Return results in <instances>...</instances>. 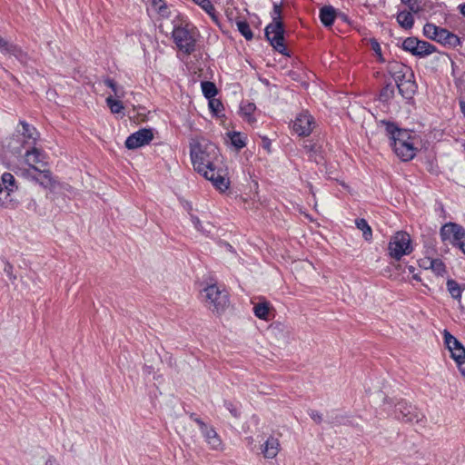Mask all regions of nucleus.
Returning <instances> with one entry per match:
<instances>
[{
    "instance_id": "f257e3e1",
    "label": "nucleus",
    "mask_w": 465,
    "mask_h": 465,
    "mask_svg": "<svg viewBox=\"0 0 465 465\" xmlns=\"http://www.w3.org/2000/svg\"><path fill=\"white\" fill-rule=\"evenodd\" d=\"M218 147L206 140H195L190 143V156L194 170L221 193L226 192L231 184L227 172L217 168L215 163L219 158Z\"/></svg>"
},
{
    "instance_id": "f03ea898",
    "label": "nucleus",
    "mask_w": 465,
    "mask_h": 465,
    "mask_svg": "<svg viewBox=\"0 0 465 465\" xmlns=\"http://www.w3.org/2000/svg\"><path fill=\"white\" fill-rule=\"evenodd\" d=\"M173 39L180 51L191 54L195 51L197 28L183 15L177 14L172 21Z\"/></svg>"
},
{
    "instance_id": "7ed1b4c3",
    "label": "nucleus",
    "mask_w": 465,
    "mask_h": 465,
    "mask_svg": "<svg viewBox=\"0 0 465 465\" xmlns=\"http://www.w3.org/2000/svg\"><path fill=\"white\" fill-rule=\"evenodd\" d=\"M272 23L264 29V35L272 46L280 54H288L284 45V27L282 21V3H274L271 13Z\"/></svg>"
},
{
    "instance_id": "20e7f679",
    "label": "nucleus",
    "mask_w": 465,
    "mask_h": 465,
    "mask_svg": "<svg viewBox=\"0 0 465 465\" xmlns=\"http://www.w3.org/2000/svg\"><path fill=\"white\" fill-rule=\"evenodd\" d=\"M386 402L394 405V418L403 423L420 424L425 423V414L415 405L404 399L398 400L394 402L392 400H386Z\"/></svg>"
},
{
    "instance_id": "39448f33",
    "label": "nucleus",
    "mask_w": 465,
    "mask_h": 465,
    "mask_svg": "<svg viewBox=\"0 0 465 465\" xmlns=\"http://www.w3.org/2000/svg\"><path fill=\"white\" fill-rule=\"evenodd\" d=\"M418 137L411 131L401 132L397 134V138L391 142L392 149L395 154L403 162L412 160L417 152L416 143Z\"/></svg>"
},
{
    "instance_id": "423d86ee",
    "label": "nucleus",
    "mask_w": 465,
    "mask_h": 465,
    "mask_svg": "<svg viewBox=\"0 0 465 465\" xmlns=\"http://www.w3.org/2000/svg\"><path fill=\"white\" fill-rule=\"evenodd\" d=\"M205 306L214 313L221 314L229 306V293L224 288L210 284L203 289Z\"/></svg>"
},
{
    "instance_id": "0eeeda50",
    "label": "nucleus",
    "mask_w": 465,
    "mask_h": 465,
    "mask_svg": "<svg viewBox=\"0 0 465 465\" xmlns=\"http://www.w3.org/2000/svg\"><path fill=\"white\" fill-rule=\"evenodd\" d=\"M411 235L403 231L395 232L388 244V254L391 259L400 261L403 256L412 252Z\"/></svg>"
},
{
    "instance_id": "6e6552de",
    "label": "nucleus",
    "mask_w": 465,
    "mask_h": 465,
    "mask_svg": "<svg viewBox=\"0 0 465 465\" xmlns=\"http://www.w3.org/2000/svg\"><path fill=\"white\" fill-rule=\"evenodd\" d=\"M190 418L198 425L199 430L210 449L213 450H220L223 449V441L213 426L206 424L195 414H191Z\"/></svg>"
},
{
    "instance_id": "1a4fd4ad",
    "label": "nucleus",
    "mask_w": 465,
    "mask_h": 465,
    "mask_svg": "<svg viewBox=\"0 0 465 465\" xmlns=\"http://www.w3.org/2000/svg\"><path fill=\"white\" fill-rule=\"evenodd\" d=\"M402 49L419 57H425L436 51V47L416 37H407L402 43Z\"/></svg>"
},
{
    "instance_id": "9d476101",
    "label": "nucleus",
    "mask_w": 465,
    "mask_h": 465,
    "mask_svg": "<svg viewBox=\"0 0 465 465\" xmlns=\"http://www.w3.org/2000/svg\"><path fill=\"white\" fill-rule=\"evenodd\" d=\"M440 236L443 242L457 246L465 237L462 226L455 223H448L441 226Z\"/></svg>"
},
{
    "instance_id": "9b49d317",
    "label": "nucleus",
    "mask_w": 465,
    "mask_h": 465,
    "mask_svg": "<svg viewBox=\"0 0 465 465\" xmlns=\"http://www.w3.org/2000/svg\"><path fill=\"white\" fill-rule=\"evenodd\" d=\"M314 126V118L308 111L298 114L292 124L293 132L299 136H309Z\"/></svg>"
},
{
    "instance_id": "f8f14e48",
    "label": "nucleus",
    "mask_w": 465,
    "mask_h": 465,
    "mask_svg": "<svg viewBox=\"0 0 465 465\" xmlns=\"http://www.w3.org/2000/svg\"><path fill=\"white\" fill-rule=\"evenodd\" d=\"M153 139V132L150 129L143 128L127 137L125 146L128 149H136L148 144Z\"/></svg>"
},
{
    "instance_id": "ddd939ff",
    "label": "nucleus",
    "mask_w": 465,
    "mask_h": 465,
    "mask_svg": "<svg viewBox=\"0 0 465 465\" xmlns=\"http://www.w3.org/2000/svg\"><path fill=\"white\" fill-rule=\"evenodd\" d=\"M444 343L450 351L451 358L456 363L465 360V348L463 345L448 331H444L443 333Z\"/></svg>"
},
{
    "instance_id": "4468645a",
    "label": "nucleus",
    "mask_w": 465,
    "mask_h": 465,
    "mask_svg": "<svg viewBox=\"0 0 465 465\" xmlns=\"http://www.w3.org/2000/svg\"><path fill=\"white\" fill-rule=\"evenodd\" d=\"M19 124L22 126V130H18V133H21L22 136L24 137L22 146L25 147V145H35L38 139V132L36 129L24 120H20Z\"/></svg>"
},
{
    "instance_id": "2eb2a0df",
    "label": "nucleus",
    "mask_w": 465,
    "mask_h": 465,
    "mask_svg": "<svg viewBox=\"0 0 465 465\" xmlns=\"http://www.w3.org/2000/svg\"><path fill=\"white\" fill-rule=\"evenodd\" d=\"M280 450V440L273 436H270L261 446V452L265 459L275 458L278 455Z\"/></svg>"
},
{
    "instance_id": "dca6fc26",
    "label": "nucleus",
    "mask_w": 465,
    "mask_h": 465,
    "mask_svg": "<svg viewBox=\"0 0 465 465\" xmlns=\"http://www.w3.org/2000/svg\"><path fill=\"white\" fill-rule=\"evenodd\" d=\"M30 149H27L25 153V163L35 171H40L37 164L43 163V153L37 149L35 145H31Z\"/></svg>"
},
{
    "instance_id": "f3484780",
    "label": "nucleus",
    "mask_w": 465,
    "mask_h": 465,
    "mask_svg": "<svg viewBox=\"0 0 465 465\" xmlns=\"http://www.w3.org/2000/svg\"><path fill=\"white\" fill-rule=\"evenodd\" d=\"M396 85L399 94L406 100H411L418 88L414 78L397 83Z\"/></svg>"
},
{
    "instance_id": "a211bd4d",
    "label": "nucleus",
    "mask_w": 465,
    "mask_h": 465,
    "mask_svg": "<svg viewBox=\"0 0 465 465\" xmlns=\"http://www.w3.org/2000/svg\"><path fill=\"white\" fill-rule=\"evenodd\" d=\"M437 42L442 44L443 45L455 48L460 45L461 42L458 35L450 32L445 28H440V34L438 35Z\"/></svg>"
},
{
    "instance_id": "6ab92c4d",
    "label": "nucleus",
    "mask_w": 465,
    "mask_h": 465,
    "mask_svg": "<svg viewBox=\"0 0 465 465\" xmlns=\"http://www.w3.org/2000/svg\"><path fill=\"white\" fill-rule=\"evenodd\" d=\"M336 15V9L331 5H324L320 9V20L326 27H330L333 25Z\"/></svg>"
},
{
    "instance_id": "aec40b11",
    "label": "nucleus",
    "mask_w": 465,
    "mask_h": 465,
    "mask_svg": "<svg viewBox=\"0 0 465 465\" xmlns=\"http://www.w3.org/2000/svg\"><path fill=\"white\" fill-rule=\"evenodd\" d=\"M304 150L308 153L310 160L320 163L323 160L322 147L316 143L307 141L303 146Z\"/></svg>"
},
{
    "instance_id": "412c9836",
    "label": "nucleus",
    "mask_w": 465,
    "mask_h": 465,
    "mask_svg": "<svg viewBox=\"0 0 465 465\" xmlns=\"http://www.w3.org/2000/svg\"><path fill=\"white\" fill-rule=\"evenodd\" d=\"M39 177H34V180L45 189L54 190L55 188L56 181L53 178L49 170H40Z\"/></svg>"
},
{
    "instance_id": "4be33fe9",
    "label": "nucleus",
    "mask_w": 465,
    "mask_h": 465,
    "mask_svg": "<svg viewBox=\"0 0 465 465\" xmlns=\"http://www.w3.org/2000/svg\"><path fill=\"white\" fill-rule=\"evenodd\" d=\"M256 110V105L253 103L248 101H242L240 105V114L241 116L247 121L249 124H253L256 122L253 114Z\"/></svg>"
},
{
    "instance_id": "5701e85b",
    "label": "nucleus",
    "mask_w": 465,
    "mask_h": 465,
    "mask_svg": "<svg viewBox=\"0 0 465 465\" xmlns=\"http://www.w3.org/2000/svg\"><path fill=\"white\" fill-rule=\"evenodd\" d=\"M396 19L400 26L403 29L409 30L413 27L414 17L412 15V12H411L410 10L400 11L397 14Z\"/></svg>"
},
{
    "instance_id": "b1692460",
    "label": "nucleus",
    "mask_w": 465,
    "mask_h": 465,
    "mask_svg": "<svg viewBox=\"0 0 465 465\" xmlns=\"http://www.w3.org/2000/svg\"><path fill=\"white\" fill-rule=\"evenodd\" d=\"M1 180L4 185L2 191H5V193H8V197H11V194L17 190L14 175L10 173H4Z\"/></svg>"
},
{
    "instance_id": "393cba45",
    "label": "nucleus",
    "mask_w": 465,
    "mask_h": 465,
    "mask_svg": "<svg viewBox=\"0 0 465 465\" xmlns=\"http://www.w3.org/2000/svg\"><path fill=\"white\" fill-rule=\"evenodd\" d=\"M447 291L450 295L455 300H460L465 287H462L457 281L448 279L446 282Z\"/></svg>"
},
{
    "instance_id": "a878e982",
    "label": "nucleus",
    "mask_w": 465,
    "mask_h": 465,
    "mask_svg": "<svg viewBox=\"0 0 465 465\" xmlns=\"http://www.w3.org/2000/svg\"><path fill=\"white\" fill-rule=\"evenodd\" d=\"M152 7L163 18H169L171 16L170 6L164 0H153Z\"/></svg>"
},
{
    "instance_id": "bb28decb",
    "label": "nucleus",
    "mask_w": 465,
    "mask_h": 465,
    "mask_svg": "<svg viewBox=\"0 0 465 465\" xmlns=\"http://www.w3.org/2000/svg\"><path fill=\"white\" fill-rule=\"evenodd\" d=\"M380 124L384 126L386 134L390 137L391 142L394 141V138H397V134L401 132H404V129H400L394 123L382 120L380 122Z\"/></svg>"
},
{
    "instance_id": "cd10ccee",
    "label": "nucleus",
    "mask_w": 465,
    "mask_h": 465,
    "mask_svg": "<svg viewBox=\"0 0 465 465\" xmlns=\"http://www.w3.org/2000/svg\"><path fill=\"white\" fill-rule=\"evenodd\" d=\"M356 227L362 232V236L365 241L370 242L372 239V230L369 225L368 222L363 219H356L355 220Z\"/></svg>"
},
{
    "instance_id": "c85d7f7f",
    "label": "nucleus",
    "mask_w": 465,
    "mask_h": 465,
    "mask_svg": "<svg viewBox=\"0 0 465 465\" xmlns=\"http://www.w3.org/2000/svg\"><path fill=\"white\" fill-rule=\"evenodd\" d=\"M196 5L201 6L214 21H218V15L215 7L210 0H193Z\"/></svg>"
},
{
    "instance_id": "c756f323",
    "label": "nucleus",
    "mask_w": 465,
    "mask_h": 465,
    "mask_svg": "<svg viewBox=\"0 0 465 465\" xmlns=\"http://www.w3.org/2000/svg\"><path fill=\"white\" fill-rule=\"evenodd\" d=\"M235 24L238 31L247 41H251L253 38L252 31L247 21L239 19L235 21Z\"/></svg>"
},
{
    "instance_id": "7c9ffc66",
    "label": "nucleus",
    "mask_w": 465,
    "mask_h": 465,
    "mask_svg": "<svg viewBox=\"0 0 465 465\" xmlns=\"http://www.w3.org/2000/svg\"><path fill=\"white\" fill-rule=\"evenodd\" d=\"M107 106L114 114H124V104L120 100L114 99L113 95H110L105 100Z\"/></svg>"
},
{
    "instance_id": "2f4dec72",
    "label": "nucleus",
    "mask_w": 465,
    "mask_h": 465,
    "mask_svg": "<svg viewBox=\"0 0 465 465\" xmlns=\"http://www.w3.org/2000/svg\"><path fill=\"white\" fill-rule=\"evenodd\" d=\"M201 87L204 97L207 99L214 98L218 93L216 85L210 81L202 82Z\"/></svg>"
},
{
    "instance_id": "473e14b6",
    "label": "nucleus",
    "mask_w": 465,
    "mask_h": 465,
    "mask_svg": "<svg viewBox=\"0 0 465 465\" xmlns=\"http://www.w3.org/2000/svg\"><path fill=\"white\" fill-rule=\"evenodd\" d=\"M6 54L14 55L22 64H26L28 55L18 45L12 44Z\"/></svg>"
},
{
    "instance_id": "72a5a7b5",
    "label": "nucleus",
    "mask_w": 465,
    "mask_h": 465,
    "mask_svg": "<svg viewBox=\"0 0 465 465\" xmlns=\"http://www.w3.org/2000/svg\"><path fill=\"white\" fill-rule=\"evenodd\" d=\"M269 303L268 302H261L253 307L254 315L262 320H267L269 316Z\"/></svg>"
},
{
    "instance_id": "f704fd0d",
    "label": "nucleus",
    "mask_w": 465,
    "mask_h": 465,
    "mask_svg": "<svg viewBox=\"0 0 465 465\" xmlns=\"http://www.w3.org/2000/svg\"><path fill=\"white\" fill-rule=\"evenodd\" d=\"M440 28L441 27H439L433 24L428 23L423 27V34L426 37L437 41Z\"/></svg>"
},
{
    "instance_id": "c9c22d12",
    "label": "nucleus",
    "mask_w": 465,
    "mask_h": 465,
    "mask_svg": "<svg viewBox=\"0 0 465 465\" xmlns=\"http://www.w3.org/2000/svg\"><path fill=\"white\" fill-rule=\"evenodd\" d=\"M430 268L437 276H443L447 272L446 265L440 259L431 260Z\"/></svg>"
},
{
    "instance_id": "e433bc0d",
    "label": "nucleus",
    "mask_w": 465,
    "mask_h": 465,
    "mask_svg": "<svg viewBox=\"0 0 465 465\" xmlns=\"http://www.w3.org/2000/svg\"><path fill=\"white\" fill-rule=\"evenodd\" d=\"M394 96V87L391 84L385 85L380 93V101L389 103Z\"/></svg>"
},
{
    "instance_id": "4c0bfd02",
    "label": "nucleus",
    "mask_w": 465,
    "mask_h": 465,
    "mask_svg": "<svg viewBox=\"0 0 465 465\" xmlns=\"http://www.w3.org/2000/svg\"><path fill=\"white\" fill-rule=\"evenodd\" d=\"M401 2L406 5L413 14H418L422 10L423 0H401Z\"/></svg>"
},
{
    "instance_id": "58836bf2",
    "label": "nucleus",
    "mask_w": 465,
    "mask_h": 465,
    "mask_svg": "<svg viewBox=\"0 0 465 465\" xmlns=\"http://www.w3.org/2000/svg\"><path fill=\"white\" fill-rule=\"evenodd\" d=\"M104 84L111 88L113 93H114V95L117 98H122L124 96V89L121 87H118L116 83L114 82V80L111 79V78H106L104 79Z\"/></svg>"
},
{
    "instance_id": "ea45409f",
    "label": "nucleus",
    "mask_w": 465,
    "mask_h": 465,
    "mask_svg": "<svg viewBox=\"0 0 465 465\" xmlns=\"http://www.w3.org/2000/svg\"><path fill=\"white\" fill-rule=\"evenodd\" d=\"M230 140L232 144L238 150L243 148L246 145L245 137L240 133L233 132L231 134Z\"/></svg>"
},
{
    "instance_id": "a19ab883",
    "label": "nucleus",
    "mask_w": 465,
    "mask_h": 465,
    "mask_svg": "<svg viewBox=\"0 0 465 465\" xmlns=\"http://www.w3.org/2000/svg\"><path fill=\"white\" fill-rule=\"evenodd\" d=\"M411 78H414V73L408 65H405L401 73L393 77L396 84Z\"/></svg>"
},
{
    "instance_id": "79ce46f5",
    "label": "nucleus",
    "mask_w": 465,
    "mask_h": 465,
    "mask_svg": "<svg viewBox=\"0 0 465 465\" xmlns=\"http://www.w3.org/2000/svg\"><path fill=\"white\" fill-rule=\"evenodd\" d=\"M405 65L406 64L397 62V61L391 62V63H389V65H388V72L393 78L395 75L401 73V71Z\"/></svg>"
},
{
    "instance_id": "37998d69",
    "label": "nucleus",
    "mask_w": 465,
    "mask_h": 465,
    "mask_svg": "<svg viewBox=\"0 0 465 465\" xmlns=\"http://www.w3.org/2000/svg\"><path fill=\"white\" fill-rule=\"evenodd\" d=\"M208 100H209V107H210L211 111L215 115H218L223 107V104L218 99L211 98Z\"/></svg>"
},
{
    "instance_id": "c03bdc74",
    "label": "nucleus",
    "mask_w": 465,
    "mask_h": 465,
    "mask_svg": "<svg viewBox=\"0 0 465 465\" xmlns=\"http://www.w3.org/2000/svg\"><path fill=\"white\" fill-rule=\"evenodd\" d=\"M4 272L6 273L12 282L16 281V275L14 273V266L8 261H5V262Z\"/></svg>"
},
{
    "instance_id": "a18cd8bd",
    "label": "nucleus",
    "mask_w": 465,
    "mask_h": 465,
    "mask_svg": "<svg viewBox=\"0 0 465 465\" xmlns=\"http://www.w3.org/2000/svg\"><path fill=\"white\" fill-rule=\"evenodd\" d=\"M371 45L373 52L377 54L380 61H383L382 54H381V47L379 42L376 39L371 40Z\"/></svg>"
},
{
    "instance_id": "49530a36",
    "label": "nucleus",
    "mask_w": 465,
    "mask_h": 465,
    "mask_svg": "<svg viewBox=\"0 0 465 465\" xmlns=\"http://www.w3.org/2000/svg\"><path fill=\"white\" fill-rule=\"evenodd\" d=\"M309 416L315 421L316 423L320 424L322 421V414L315 410H309L308 411Z\"/></svg>"
},
{
    "instance_id": "de8ad7c7",
    "label": "nucleus",
    "mask_w": 465,
    "mask_h": 465,
    "mask_svg": "<svg viewBox=\"0 0 465 465\" xmlns=\"http://www.w3.org/2000/svg\"><path fill=\"white\" fill-rule=\"evenodd\" d=\"M11 45H12L11 43L7 42L0 35V52L1 53L6 54L9 47L11 46Z\"/></svg>"
},
{
    "instance_id": "09e8293b",
    "label": "nucleus",
    "mask_w": 465,
    "mask_h": 465,
    "mask_svg": "<svg viewBox=\"0 0 465 465\" xmlns=\"http://www.w3.org/2000/svg\"><path fill=\"white\" fill-rule=\"evenodd\" d=\"M226 409L232 413L233 417H238L239 412L236 407L232 402H225Z\"/></svg>"
},
{
    "instance_id": "8fccbe9b",
    "label": "nucleus",
    "mask_w": 465,
    "mask_h": 465,
    "mask_svg": "<svg viewBox=\"0 0 465 465\" xmlns=\"http://www.w3.org/2000/svg\"><path fill=\"white\" fill-rule=\"evenodd\" d=\"M191 221L195 229H197L198 231H203L201 221L197 216L192 215Z\"/></svg>"
},
{
    "instance_id": "3c124183",
    "label": "nucleus",
    "mask_w": 465,
    "mask_h": 465,
    "mask_svg": "<svg viewBox=\"0 0 465 465\" xmlns=\"http://www.w3.org/2000/svg\"><path fill=\"white\" fill-rule=\"evenodd\" d=\"M457 366L460 374L465 378V360L459 361V363H457Z\"/></svg>"
},
{
    "instance_id": "603ef678",
    "label": "nucleus",
    "mask_w": 465,
    "mask_h": 465,
    "mask_svg": "<svg viewBox=\"0 0 465 465\" xmlns=\"http://www.w3.org/2000/svg\"><path fill=\"white\" fill-rule=\"evenodd\" d=\"M45 465H59V464L54 458L50 457L46 460Z\"/></svg>"
},
{
    "instance_id": "864d4df0",
    "label": "nucleus",
    "mask_w": 465,
    "mask_h": 465,
    "mask_svg": "<svg viewBox=\"0 0 465 465\" xmlns=\"http://www.w3.org/2000/svg\"><path fill=\"white\" fill-rule=\"evenodd\" d=\"M460 13L465 16V4L459 6Z\"/></svg>"
},
{
    "instance_id": "5fc2aeb1",
    "label": "nucleus",
    "mask_w": 465,
    "mask_h": 465,
    "mask_svg": "<svg viewBox=\"0 0 465 465\" xmlns=\"http://www.w3.org/2000/svg\"><path fill=\"white\" fill-rule=\"evenodd\" d=\"M460 105L461 111L465 114V102L460 101Z\"/></svg>"
},
{
    "instance_id": "6e6d98bb",
    "label": "nucleus",
    "mask_w": 465,
    "mask_h": 465,
    "mask_svg": "<svg viewBox=\"0 0 465 465\" xmlns=\"http://www.w3.org/2000/svg\"><path fill=\"white\" fill-rule=\"evenodd\" d=\"M412 278H413L414 280H416L417 282H420V281H421V279H420V275H419V274H413Z\"/></svg>"
},
{
    "instance_id": "4d7b16f0",
    "label": "nucleus",
    "mask_w": 465,
    "mask_h": 465,
    "mask_svg": "<svg viewBox=\"0 0 465 465\" xmlns=\"http://www.w3.org/2000/svg\"><path fill=\"white\" fill-rule=\"evenodd\" d=\"M414 271H415V268H414L413 266H411H411H409V272H410L413 273V272H414Z\"/></svg>"
},
{
    "instance_id": "13d9d810",
    "label": "nucleus",
    "mask_w": 465,
    "mask_h": 465,
    "mask_svg": "<svg viewBox=\"0 0 465 465\" xmlns=\"http://www.w3.org/2000/svg\"><path fill=\"white\" fill-rule=\"evenodd\" d=\"M247 440L249 443H252L253 441V439L252 437L247 438Z\"/></svg>"
}]
</instances>
